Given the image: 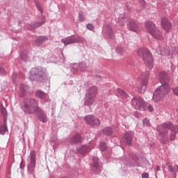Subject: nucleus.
I'll use <instances>...</instances> for the list:
<instances>
[{
    "mask_svg": "<svg viewBox=\"0 0 178 178\" xmlns=\"http://www.w3.org/2000/svg\"><path fill=\"white\" fill-rule=\"evenodd\" d=\"M98 95V87L92 86L87 91L84 97V105L91 106L94 105L97 95Z\"/></svg>",
    "mask_w": 178,
    "mask_h": 178,
    "instance_id": "obj_4",
    "label": "nucleus"
},
{
    "mask_svg": "<svg viewBox=\"0 0 178 178\" xmlns=\"http://www.w3.org/2000/svg\"><path fill=\"white\" fill-rule=\"evenodd\" d=\"M156 52H157L159 55L166 56V55H169V54H170V50H169V49L163 47L162 46H159L156 49Z\"/></svg>",
    "mask_w": 178,
    "mask_h": 178,
    "instance_id": "obj_17",
    "label": "nucleus"
},
{
    "mask_svg": "<svg viewBox=\"0 0 178 178\" xmlns=\"http://www.w3.org/2000/svg\"><path fill=\"white\" fill-rule=\"evenodd\" d=\"M45 41H48V37L47 36H39L36 40L35 42L38 45H41L42 42H45Z\"/></svg>",
    "mask_w": 178,
    "mask_h": 178,
    "instance_id": "obj_25",
    "label": "nucleus"
},
{
    "mask_svg": "<svg viewBox=\"0 0 178 178\" xmlns=\"http://www.w3.org/2000/svg\"><path fill=\"white\" fill-rule=\"evenodd\" d=\"M90 151H91V147L87 145H83L79 149L78 152L82 155H84V154H88Z\"/></svg>",
    "mask_w": 178,
    "mask_h": 178,
    "instance_id": "obj_20",
    "label": "nucleus"
},
{
    "mask_svg": "<svg viewBox=\"0 0 178 178\" xmlns=\"http://www.w3.org/2000/svg\"><path fill=\"white\" fill-rule=\"evenodd\" d=\"M128 29L130 31L137 33L138 31V24L134 21H131L128 24Z\"/></svg>",
    "mask_w": 178,
    "mask_h": 178,
    "instance_id": "obj_19",
    "label": "nucleus"
},
{
    "mask_svg": "<svg viewBox=\"0 0 178 178\" xmlns=\"http://www.w3.org/2000/svg\"><path fill=\"white\" fill-rule=\"evenodd\" d=\"M145 29L148 31L149 34L152 35L156 40H163V35H162V33H161L155 26V24L151 21H147L145 24Z\"/></svg>",
    "mask_w": 178,
    "mask_h": 178,
    "instance_id": "obj_6",
    "label": "nucleus"
},
{
    "mask_svg": "<svg viewBox=\"0 0 178 178\" xmlns=\"http://www.w3.org/2000/svg\"><path fill=\"white\" fill-rule=\"evenodd\" d=\"M20 56L21 58L22 59V60H27V59H29V55L27 54V51H23L21 54H20Z\"/></svg>",
    "mask_w": 178,
    "mask_h": 178,
    "instance_id": "obj_32",
    "label": "nucleus"
},
{
    "mask_svg": "<svg viewBox=\"0 0 178 178\" xmlns=\"http://www.w3.org/2000/svg\"><path fill=\"white\" fill-rule=\"evenodd\" d=\"M21 109L26 115H38V120L42 123L48 122L47 114L40 107V102L33 97L24 99L21 104Z\"/></svg>",
    "mask_w": 178,
    "mask_h": 178,
    "instance_id": "obj_1",
    "label": "nucleus"
},
{
    "mask_svg": "<svg viewBox=\"0 0 178 178\" xmlns=\"http://www.w3.org/2000/svg\"><path fill=\"white\" fill-rule=\"evenodd\" d=\"M79 22H84V20H86V19H84V15L81 13H79Z\"/></svg>",
    "mask_w": 178,
    "mask_h": 178,
    "instance_id": "obj_40",
    "label": "nucleus"
},
{
    "mask_svg": "<svg viewBox=\"0 0 178 178\" xmlns=\"http://www.w3.org/2000/svg\"><path fill=\"white\" fill-rule=\"evenodd\" d=\"M113 133V129L111 127H106L103 129V134L105 136H112V134Z\"/></svg>",
    "mask_w": 178,
    "mask_h": 178,
    "instance_id": "obj_27",
    "label": "nucleus"
},
{
    "mask_svg": "<svg viewBox=\"0 0 178 178\" xmlns=\"http://www.w3.org/2000/svg\"><path fill=\"white\" fill-rule=\"evenodd\" d=\"M8 131V127L6 126V124H1L0 123V134H5Z\"/></svg>",
    "mask_w": 178,
    "mask_h": 178,
    "instance_id": "obj_28",
    "label": "nucleus"
},
{
    "mask_svg": "<svg viewBox=\"0 0 178 178\" xmlns=\"http://www.w3.org/2000/svg\"><path fill=\"white\" fill-rule=\"evenodd\" d=\"M47 95V93H45L44 91L41 90H38L35 92V97L37 98H40V99H44Z\"/></svg>",
    "mask_w": 178,
    "mask_h": 178,
    "instance_id": "obj_26",
    "label": "nucleus"
},
{
    "mask_svg": "<svg viewBox=\"0 0 178 178\" xmlns=\"http://www.w3.org/2000/svg\"><path fill=\"white\" fill-rule=\"evenodd\" d=\"M102 34L106 37H108V38H112L113 37L112 26L111 25H104L102 29Z\"/></svg>",
    "mask_w": 178,
    "mask_h": 178,
    "instance_id": "obj_16",
    "label": "nucleus"
},
{
    "mask_svg": "<svg viewBox=\"0 0 178 178\" xmlns=\"http://www.w3.org/2000/svg\"><path fill=\"white\" fill-rule=\"evenodd\" d=\"M131 104L135 109L142 111H145V102L140 97H134L131 101Z\"/></svg>",
    "mask_w": 178,
    "mask_h": 178,
    "instance_id": "obj_11",
    "label": "nucleus"
},
{
    "mask_svg": "<svg viewBox=\"0 0 178 178\" xmlns=\"http://www.w3.org/2000/svg\"><path fill=\"white\" fill-rule=\"evenodd\" d=\"M127 20V19H126V14L122 13L118 17V23L120 26H124Z\"/></svg>",
    "mask_w": 178,
    "mask_h": 178,
    "instance_id": "obj_23",
    "label": "nucleus"
},
{
    "mask_svg": "<svg viewBox=\"0 0 178 178\" xmlns=\"http://www.w3.org/2000/svg\"><path fill=\"white\" fill-rule=\"evenodd\" d=\"M43 24H45V20L35 22L31 25V27H33V29H38V27H41Z\"/></svg>",
    "mask_w": 178,
    "mask_h": 178,
    "instance_id": "obj_29",
    "label": "nucleus"
},
{
    "mask_svg": "<svg viewBox=\"0 0 178 178\" xmlns=\"http://www.w3.org/2000/svg\"><path fill=\"white\" fill-rule=\"evenodd\" d=\"M161 26L165 31H168V30H170L172 29V24L169 22L168 19L166 18H162L161 19Z\"/></svg>",
    "mask_w": 178,
    "mask_h": 178,
    "instance_id": "obj_18",
    "label": "nucleus"
},
{
    "mask_svg": "<svg viewBox=\"0 0 178 178\" xmlns=\"http://www.w3.org/2000/svg\"><path fill=\"white\" fill-rule=\"evenodd\" d=\"M163 126L165 130H170L172 131L170 136V141L176 140V135L178 133V125H174L171 122H163Z\"/></svg>",
    "mask_w": 178,
    "mask_h": 178,
    "instance_id": "obj_10",
    "label": "nucleus"
},
{
    "mask_svg": "<svg viewBox=\"0 0 178 178\" xmlns=\"http://www.w3.org/2000/svg\"><path fill=\"white\" fill-rule=\"evenodd\" d=\"M29 79L31 81L42 83L48 79V72L42 67H33L29 72Z\"/></svg>",
    "mask_w": 178,
    "mask_h": 178,
    "instance_id": "obj_3",
    "label": "nucleus"
},
{
    "mask_svg": "<svg viewBox=\"0 0 178 178\" xmlns=\"http://www.w3.org/2000/svg\"><path fill=\"white\" fill-rule=\"evenodd\" d=\"M148 109H149V112H154V106L152 105L149 104L148 106Z\"/></svg>",
    "mask_w": 178,
    "mask_h": 178,
    "instance_id": "obj_42",
    "label": "nucleus"
},
{
    "mask_svg": "<svg viewBox=\"0 0 178 178\" xmlns=\"http://www.w3.org/2000/svg\"><path fill=\"white\" fill-rule=\"evenodd\" d=\"M160 79V82L161 86H159L154 92L153 100L154 102H158L163 99L169 91H170V88L169 87V76L167 73L160 72L159 74Z\"/></svg>",
    "mask_w": 178,
    "mask_h": 178,
    "instance_id": "obj_2",
    "label": "nucleus"
},
{
    "mask_svg": "<svg viewBox=\"0 0 178 178\" xmlns=\"http://www.w3.org/2000/svg\"><path fill=\"white\" fill-rule=\"evenodd\" d=\"M79 68L82 70V72H86L87 70V65L85 63H81L80 64L74 63L71 66V72L72 73H76Z\"/></svg>",
    "mask_w": 178,
    "mask_h": 178,
    "instance_id": "obj_15",
    "label": "nucleus"
},
{
    "mask_svg": "<svg viewBox=\"0 0 178 178\" xmlns=\"http://www.w3.org/2000/svg\"><path fill=\"white\" fill-rule=\"evenodd\" d=\"M92 161L94 168H98L99 165V159H98V157H93Z\"/></svg>",
    "mask_w": 178,
    "mask_h": 178,
    "instance_id": "obj_34",
    "label": "nucleus"
},
{
    "mask_svg": "<svg viewBox=\"0 0 178 178\" xmlns=\"http://www.w3.org/2000/svg\"><path fill=\"white\" fill-rule=\"evenodd\" d=\"M29 90V86L26 84H22L19 87V91L18 92L19 97H24V94H26V91Z\"/></svg>",
    "mask_w": 178,
    "mask_h": 178,
    "instance_id": "obj_21",
    "label": "nucleus"
},
{
    "mask_svg": "<svg viewBox=\"0 0 178 178\" xmlns=\"http://www.w3.org/2000/svg\"><path fill=\"white\" fill-rule=\"evenodd\" d=\"M168 170L170 172L171 175L176 178V177L177 176V174L176 173V171H175V170L177 171V170L175 168V165H174V167H173V165H169Z\"/></svg>",
    "mask_w": 178,
    "mask_h": 178,
    "instance_id": "obj_31",
    "label": "nucleus"
},
{
    "mask_svg": "<svg viewBox=\"0 0 178 178\" xmlns=\"http://www.w3.org/2000/svg\"><path fill=\"white\" fill-rule=\"evenodd\" d=\"M86 28L88 29V30L92 31V30H94V25L92 24H88L86 25Z\"/></svg>",
    "mask_w": 178,
    "mask_h": 178,
    "instance_id": "obj_39",
    "label": "nucleus"
},
{
    "mask_svg": "<svg viewBox=\"0 0 178 178\" xmlns=\"http://www.w3.org/2000/svg\"><path fill=\"white\" fill-rule=\"evenodd\" d=\"M157 130L159 131V136H161V143L164 145L168 144L169 143V138H168V129H165L163 127V124H160L157 127Z\"/></svg>",
    "mask_w": 178,
    "mask_h": 178,
    "instance_id": "obj_12",
    "label": "nucleus"
},
{
    "mask_svg": "<svg viewBox=\"0 0 178 178\" xmlns=\"http://www.w3.org/2000/svg\"><path fill=\"white\" fill-rule=\"evenodd\" d=\"M0 111L2 116H3L4 122L6 123V120H8V111H6V108L3 107V104H1L0 106Z\"/></svg>",
    "mask_w": 178,
    "mask_h": 178,
    "instance_id": "obj_24",
    "label": "nucleus"
},
{
    "mask_svg": "<svg viewBox=\"0 0 178 178\" xmlns=\"http://www.w3.org/2000/svg\"><path fill=\"white\" fill-rule=\"evenodd\" d=\"M0 74H6V71L3 68V63H0Z\"/></svg>",
    "mask_w": 178,
    "mask_h": 178,
    "instance_id": "obj_36",
    "label": "nucleus"
},
{
    "mask_svg": "<svg viewBox=\"0 0 178 178\" xmlns=\"http://www.w3.org/2000/svg\"><path fill=\"white\" fill-rule=\"evenodd\" d=\"M143 126H145V127H149V126H151V124H149V120H148V119L145 118L143 120Z\"/></svg>",
    "mask_w": 178,
    "mask_h": 178,
    "instance_id": "obj_38",
    "label": "nucleus"
},
{
    "mask_svg": "<svg viewBox=\"0 0 178 178\" xmlns=\"http://www.w3.org/2000/svg\"><path fill=\"white\" fill-rule=\"evenodd\" d=\"M149 177V175L147 172H145L143 174H142V178H148Z\"/></svg>",
    "mask_w": 178,
    "mask_h": 178,
    "instance_id": "obj_41",
    "label": "nucleus"
},
{
    "mask_svg": "<svg viewBox=\"0 0 178 178\" xmlns=\"http://www.w3.org/2000/svg\"><path fill=\"white\" fill-rule=\"evenodd\" d=\"M100 150L102 152L106 151V143H105L104 142H102L100 143Z\"/></svg>",
    "mask_w": 178,
    "mask_h": 178,
    "instance_id": "obj_37",
    "label": "nucleus"
},
{
    "mask_svg": "<svg viewBox=\"0 0 178 178\" xmlns=\"http://www.w3.org/2000/svg\"><path fill=\"white\" fill-rule=\"evenodd\" d=\"M138 1L140 2V3L142 5V6H145V0H138Z\"/></svg>",
    "mask_w": 178,
    "mask_h": 178,
    "instance_id": "obj_43",
    "label": "nucleus"
},
{
    "mask_svg": "<svg viewBox=\"0 0 178 178\" xmlns=\"http://www.w3.org/2000/svg\"><path fill=\"white\" fill-rule=\"evenodd\" d=\"M138 55L143 58L146 66L151 70L154 67V60H152V54L148 49L140 48L138 50Z\"/></svg>",
    "mask_w": 178,
    "mask_h": 178,
    "instance_id": "obj_5",
    "label": "nucleus"
},
{
    "mask_svg": "<svg viewBox=\"0 0 178 178\" xmlns=\"http://www.w3.org/2000/svg\"><path fill=\"white\" fill-rule=\"evenodd\" d=\"M156 170H157V172H159V170H161V167H159V165H156Z\"/></svg>",
    "mask_w": 178,
    "mask_h": 178,
    "instance_id": "obj_44",
    "label": "nucleus"
},
{
    "mask_svg": "<svg viewBox=\"0 0 178 178\" xmlns=\"http://www.w3.org/2000/svg\"><path fill=\"white\" fill-rule=\"evenodd\" d=\"M86 42V39L81 36H69L66 38L62 39L61 42H63V44L66 45H70V44H77L81 43L83 44V42Z\"/></svg>",
    "mask_w": 178,
    "mask_h": 178,
    "instance_id": "obj_8",
    "label": "nucleus"
},
{
    "mask_svg": "<svg viewBox=\"0 0 178 178\" xmlns=\"http://www.w3.org/2000/svg\"><path fill=\"white\" fill-rule=\"evenodd\" d=\"M33 2L35 3L38 10L40 13H44V10L42 9V7H41V3H40V1L38 0H33Z\"/></svg>",
    "mask_w": 178,
    "mask_h": 178,
    "instance_id": "obj_30",
    "label": "nucleus"
},
{
    "mask_svg": "<svg viewBox=\"0 0 178 178\" xmlns=\"http://www.w3.org/2000/svg\"><path fill=\"white\" fill-rule=\"evenodd\" d=\"M134 137V133L131 131L125 133L122 139L124 144L125 145H131Z\"/></svg>",
    "mask_w": 178,
    "mask_h": 178,
    "instance_id": "obj_14",
    "label": "nucleus"
},
{
    "mask_svg": "<svg viewBox=\"0 0 178 178\" xmlns=\"http://www.w3.org/2000/svg\"><path fill=\"white\" fill-rule=\"evenodd\" d=\"M115 51L119 55H123V54H124V49H123V47H122L118 46L116 47Z\"/></svg>",
    "mask_w": 178,
    "mask_h": 178,
    "instance_id": "obj_33",
    "label": "nucleus"
},
{
    "mask_svg": "<svg viewBox=\"0 0 178 178\" xmlns=\"http://www.w3.org/2000/svg\"><path fill=\"white\" fill-rule=\"evenodd\" d=\"M149 76V72H146V74L142 75V78L139 79V84L137 86V91L138 94H143L147 90V84H148V77Z\"/></svg>",
    "mask_w": 178,
    "mask_h": 178,
    "instance_id": "obj_9",
    "label": "nucleus"
},
{
    "mask_svg": "<svg viewBox=\"0 0 178 178\" xmlns=\"http://www.w3.org/2000/svg\"><path fill=\"white\" fill-rule=\"evenodd\" d=\"M71 144H77V143H81V136L76 134L74 137L71 138L70 140Z\"/></svg>",
    "mask_w": 178,
    "mask_h": 178,
    "instance_id": "obj_22",
    "label": "nucleus"
},
{
    "mask_svg": "<svg viewBox=\"0 0 178 178\" xmlns=\"http://www.w3.org/2000/svg\"><path fill=\"white\" fill-rule=\"evenodd\" d=\"M118 92L120 93V95L123 97L124 98H127V97H129V95H127V93H126V92H124L123 90L122 89H118Z\"/></svg>",
    "mask_w": 178,
    "mask_h": 178,
    "instance_id": "obj_35",
    "label": "nucleus"
},
{
    "mask_svg": "<svg viewBox=\"0 0 178 178\" xmlns=\"http://www.w3.org/2000/svg\"><path fill=\"white\" fill-rule=\"evenodd\" d=\"M36 158L37 154L35 153V151H31L30 154L27 158V169L29 173L31 175H33V173H34V170H35Z\"/></svg>",
    "mask_w": 178,
    "mask_h": 178,
    "instance_id": "obj_7",
    "label": "nucleus"
},
{
    "mask_svg": "<svg viewBox=\"0 0 178 178\" xmlns=\"http://www.w3.org/2000/svg\"><path fill=\"white\" fill-rule=\"evenodd\" d=\"M85 121L89 126L98 127L101 126V121L94 115H89L85 117Z\"/></svg>",
    "mask_w": 178,
    "mask_h": 178,
    "instance_id": "obj_13",
    "label": "nucleus"
}]
</instances>
